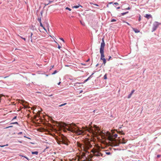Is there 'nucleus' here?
I'll use <instances>...</instances> for the list:
<instances>
[{"label": "nucleus", "instance_id": "nucleus-24", "mask_svg": "<svg viewBox=\"0 0 161 161\" xmlns=\"http://www.w3.org/2000/svg\"><path fill=\"white\" fill-rule=\"evenodd\" d=\"M65 9L66 10H69L70 11L71 10L70 8H69L68 7H66L65 8Z\"/></svg>", "mask_w": 161, "mask_h": 161}, {"label": "nucleus", "instance_id": "nucleus-47", "mask_svg": "<svg viewBox=\"0 0 161 161\" xmlns=\"http://www.w3.org/2000/svg\"><path fill=\"white\" fill-rule=\"evenodd\" d=\"M46 31H47V30H46V29H45V28L43 26V27H42Z\"/></svg>", "mask_w": 161, "mask_h": 161}, {"label": "nucleus", "instance_id": "nucleus-62", "mask_svg": "<svg viewBox=\"0 0 161 161\" xmlns=\"http://www.w3.org/2000/svg\"><path fill=\"white\" fill-rule=\"evenodd\" d=\"M81 24H82V25H83V23H81Z\"/></svg>", "mask_w": 161, "mask_h": 161}, {"label": "nucleus", "instance_id": "nucleus-12", "mask_svg": "<svg viewBox=\"0 0 161 161\" xmlns=\"http://www.w3.org/2000/svg\"><path fill=\"white\" fill-rule=\"evenodd\" d=\"M133 30L134 31V32L136 33H138L140 32V31L138 30L137 29L132 28Z\"/></svg>", "mask_w": 161, "mask_h": 161}, {"label": "nucleus", "instance_id": "nucleus-21", "mask_svg": "<svg viewBox=\"0 0 161 161\" xmlns=\"http://www.w3.org/2000/svg\"><path fill=\"white\" fill-rule=\"evenodd\" d=\"M128 13V12H125V13H122L121 14H122V15H124L125 14H126Z\"/></svg>", "mask_w": 161, "mask_h": 161}, {"label": "nucleus", "instance_id": "nucleus-40", "mask_svg": "<svg viewBox=\"0 0 161 161\" xmlns=\"http://www.w3.org/2000/svg\"><path fill=\"white\" fill-rule=\"evenodd\" d=\"M22 134V132H19V133L18 134V135H20V134Z\"/></svg>", "mask_w": 161, "mask_h": 161}, {"label": "nucleus", "instance_id": "nucleus-34", "mask_svg": "<svg viewBox=\"0 0 161 161\" xmlns=\"http://www.w3.org/2000/svg\"><path fill=\"white\" fill-rule=\"evenodd\" d=\"M57 72V71L56 70H55L54 71V72L53 73H52V75H54V74H55Z\"/></svg>", "mask_w": 161, "mask_h": 161}, {"label": "nucleus", "instance_id": "nucleus-32", "mask_svg": "<svg viewBox=\"0 0 161 161\" xmlns=\"http://www.w3.org/2000/svg\"><path fill=\"white\" fill-rule=\"evenodd\" d=\"M38 20L39 22L40 23V22H41V18H38Z\"/></svg>", "mask_w": 161, "mask_h": 161}, {"label": "nucleus", "instance_id": "nucleus-19", "mask_svg": "<svg viewBox=\"0 0 161 161\" xmlns=\"http://www.w3.org/2000/svg\"><path fill=\"white\" fill-rule=\"evenodd\" d=\"M66 104H67V103H64V104H62L61 105H59L58 106L59 107H62V106H63L65 105Z\"/></svg>", "mask_w": 161, "mask_h": 161}, {"label": "nucleus", "instance_id": "nucleus-15", "mask_svg": "<svg viewBox=\"0 0 161 161\" xmlns=\"http://www.w3.org/2000/svg\"><path fill=\"white\" fill-rule=\"evenodd\" d=\"M38 152L37 151H35V152H31V153L33 154H36V155H37L38 154Z\"/></svg>", "mask_w": 161, "mask_h": 161}, {"label": "nucleus", "instance_id": "nucleus-1", "mask_svg": "<svg viewBox=\"0 0 161 161\" xmlns=\"http://www.w3.org/2000/svg\"><path fill=\"white\" fill-rule=\"evenodd\" d=\"M60 126L68 130L73 132H75L77 135L82 134L84 133V131L80 130L77 126L74 123L69 124H67L66 123L62 122L60 125Z\"/></svg>", "mask_w": 161, "mask_h": 161}, {"label": "nucleus", "instance_id": "nucleus-35", "mask_svg": "<svg viewBox=\"0 0 161 161\" xmlns=\"http://www.w3.org/2000/svg\"><path fill=\"white\" fill-rule=\"evenodd\" d=\"M61 47L58 44V48L60 49Z\"/></svg>", "mask_w": 161, "mask_h": 161}, {"label": "nucleus", "instance_id": "nucleus-48", "mask_svg": "<svg viewBox=\"0 0 161 161\" xmlns=\"http://www.w3.org/2000/svg\"><path fill=\"white\" fill-rule=\"evenodd\" d=\"M94 5L97 6H98V5L97 4H94Z\"/></svg>", "mask_w": 161, "mask_h": 161}, {"label": "nucleus", "instance_id": "nucleus-39", "mask_svg": "<svg viewBox=\"0 0 161 161\" xmlns=\"http://www.w3.org/2000/svg\"><path fill=\"white\" fill-rule=\"evenodd\" d=\"M120 134L122 135H124L125 134V133L124 132H123L122 131H121V133Z\"/></svg>", "mask_w": 161, "mask_h": 161}, {"label": "nucleus", "instance_id": "nucleus-2", "mask_svg": "<svg viewBox=\"0 0 161 161\" xmlns=\"http://www.w3.org/2000/svg\"><path fill=\"white\" fill-rule=\"evenodd\" d=\"M118 135L115 134H111L110 133H108V139L110 142L111 145L112 146H118L119 145V142L118 140H117L115 138L117 137Z\"/></svg>", "mask_w": 161, "mask_h": 161}, {"label": "nucleus", "instance_id": "nucleus-41", "mask_svg": "<svg viewBox=\"0 0 161 161\" xmlns=\"http://www.w3.org/2000/svg\"><path fill=\"white\" fill-rule=\"evenodd\" d=\"M60 39L61 40H62V41L64 42V40L63 39V38H60Z\"/></svg>", "mask_w": 161, "mask_h": 161}, {"label": "nucleus", "instance_id": "nucleus-3", "mask_svg": "<svg viewBox=\"0 0 161 161\" xmlns=\"http://www.w3.org/2000/svg\"><path fill=\"white\" fill-rule=\"evenodd\" d=\"M77 143L78 147L85 152H87V150L92 147L90 142L88 141H85L83 144H81L78 142Z\"/></svg>", "mask_w": 161, "mask_h": 161}, {"label": "nucleus", "instance_id": "nucleus-60", "mask_svg": "<svg viewBox=\"0 0 161 161\" xmlns=\"http://www.w3.org/2000/svg\"><path fill=\"white\" fill-rule=\"evenodd\" d=\"M31 42H32V39H31Z\"/></svg>", "mask_w": 161, "mask_h": 161}, {"label": "nucleus", "instance_id": "nucleus-37", "mask_svg": "<svg viewBox=\"0 0 161 161\" xmlns=\"http://www.w3.org/2000/svg\"><path fill=\"white\" fill-rule=\"evenodd\" d=\"M53 2V1H49V3H47V4L46 5H48V4H49L50 3H52V2Z\"/></svg>", "mask_w": 161, "mask_h": 161}, {"label": "nucleus", "instance_id": "nucleus-10", "mask_svg": "<svg viewBox=\"0 0 161 161\" xmlns=\"http://www.w3.org/2000/svg\"><path fill=\"white\" fill-rule=\"evenodd\" d=\"M144 17L147 19H149L150 18H152V16L150 14H146Z\"/></svg>", "mask_w": 161, "mask_h": 161}, {"label": "nucleus", "instance_id": "nucleus-63", "mask_svg": "<svg viewBox=\"0 0 161 161\" xmlns=\"http://www.w3.org/2000/svg\"><path fill=\"white\" fill-rule=\"evenodd\" d=\"M81 24H82V25H83V23H81Z\"/></svg>", "mask_w": 161, "mask_h": 161}, {"label": "nucleus", "instance_id": "nucleus-16", "mask_svg": "<svg viewBox=\"0 0 161 161\" xmlns=\"http://www.w3.org/2000/svg\"><path fill=\"white\" fill-rule=\"evenodd\" d=\"M80 84H81V83H79V82H77V83H75L74 86H78V85Z\"/></svg>", "mask_w": 161, "mask_h": 161}, {"label": "nucleus", "instance_id": "nucleus-14", "mask_svg": "<svg viewBox=\"0 0 161 161\" xmlns=\"http://www.w3.org/2000/svg\"><path fill=\"white\" fill-rule=\"evenodd\" d=\"M17 100H18L19 103H23L25 102V101L24 100H20V99H17ZM25 103H26V102H25Z\"/></svg>", "mask_w": 161, "mask_h": 161}, {"label": "nucleus", "instance_id": "nucleus-8", "mask_svg": "<svg viewBox=\"0 0 161 161\" xmlns=\"http://www.w3.org/2000/svg\"><path fill=\"white\" fill-rule=\"evenodd\" d=\"M159 24L158 22H155L153 24L152 31H155L157 28Z\"/></svg>", "mask_w": 161, "mask_h": 161}, {"label": "nucleus", "instance_id": "nucleus-42", "mask_svg": "<svg viewBox=\"0 0 161 161\" xmlns=\"http://www.w3.org/2000/svg\"><path fill=\"white\" fill-rule=\"evenodd\" d=\"M157 157L158 158H159L160 157V155H158L157 156Z\"/></svg>", "mask_w": 161, "mask_h": 161}, {"label": "nucleus", "instance_id": "nucleus-50", "mask_svg": "<svg viewBox=\"0 0 161 161\" xmlns=\"http://www.w3.org/2000/svg\"><path fill=\"white\" fill-rule=\"evenodd\" d=\"M5 146V145L1 146V145H0V147H4V146Z\"/></svg>", "mask_w": 161, "mask_h": 161}, {"label": "nucleus", "instance_id": "nucleus-22", "mask_svg": "<svg viewBox=\"0 0 161 161\" xmlns=\"http://www.w3.org/2000/svg\"><path fill=\"white\" fill-rule=\"evenodd\" d=\"M18 36H19L22 39H23L25 41H26V39L25 38H23V37H22V36H19V35H18Z\"/></svg>", "mask_w": 161, "mask_h": 161}, {"label": "nucleus", "instance_id": "nucleus-59", "mask_svg": "<svg viewBox=\"0 0 161 161\" xmlns=\"http://www.w3.org/2000/svg\"><path fill=\"white\" fill-rule=\"evenodd\" d=\"M30 37H31V38H32V36H31Z\"/></svg>", "mask_w": 161, "mask_h": 161}, {"label": "nucleus", "instance_id": "nucleus-18", "mask_svg": "<svg viewBox=\"0 0 161 161\" xmlns=\"http://www.w3.org/2000/svg\"><path fill=\"white\" fill-rule=\"evenodd\" d=\"M104 79L105 80H106L107 79V74H105L103 77Z\"/></svg>", "mask_w": 161, "mask_h": 161}, {"label": "nucleus", "instance_id": "nucleus-56", "mask_svg": "<svg viewBox=\"0 0 161 161\" xmlns=\"http://www.w3.org/2000/svg\"><path fill=\"white\" fill-rule=\"evenodd\" d=\"M89 60V59L87 60L86 61V62H88Z\"/></svg>", "mask_w": 161, "mask_h": 161}, {"label": "nucleus", "instance_id": "nucleus-29", "mask_svg": "<svg viewBox=\"0 0 161 161\" xmlns=\"http://www.w3.org/2000/svg\"><path fill=\"white\" fill-rule=\"evenodd\" d=\"M125 9L126 10H130V8L129 5V6L127 8H125Z\"/></svg>", "mask_w": 161, "mask_h": 161}, {"label": "nucleus", "instance_id": "nucleus-57", "mask_svg": "<svg viewBox=\"0 0 161 161\" xmlns=\"http://www.w3.org/2000/svg\"><path fill=\"white\" fill-rule=\"evenodd\" d=\"M82 92V91L81 90L80 92V93H81Z\"/></svg>", "mask_w": 161, "mask_h": 161}, {"label": "nucleus", "instance_id": "nucleus-23", "mask_svg": "<svg viewBox=\"0 0 161 161\" xmlns=\"http://www.w3.org/2000/svg\"><path fill=\"white\" fill-rule=\"evenodd\" d=\"M17 124L18 125H19L18 123L17 122H13V123H12L10 124Z\"/></svg>", "mask_w": 161, "mask_h": 161}, {"label": "nucleus", "instance_id": "nucleus-33", "mask_svg": "<svg viewBox=\"0 0 161 161\" xmlns=\"http://www.w3.org/2000/svg\"><path fill=\"white\" fill-rule=\"evenodd\" d=\"M106 154H108V155H110V154L111 153L110 152H106Z\"/></svg>", "mask_w": 161, "mask_h": 161}, {"label": "nucleus", "instance_id": "nucleus-28", "mask_svg": "<svg viewBox=\"0 0 161 161\" xmlns=\"http://www.w3.org/2000/svg\"><path fill=\"white\" fill-rule=\"evenodd\" d=\"M132 94H130L129 95H128V98H130V97H131V96H132Z\"/></svg>", "mask_w": 161, "mask_h": 161}, {"label": "nucleus", "instance_id": "nucleus-46", "mask_svg": "<svg viewBox=\"0 0 161 161\" xmlns=\"http://www.w3.org/2000/svg\"><path fill=\"white\" fill-rule=\"evenodd\" d=\"M13 127V126H9L8 127H6V128H10V127Z\"/></svg>", "mask_w": 161, "mask_h": 161}, {"label": "nucleus", "instance_id": "nucleus-11", "mask_svg": "<svg viewBox=\"0 0 161 161\" xmlns=\"http://www.w3.org/2000/svg\"><path fill=\"white\" fill-rule=\"evenodd\" d=\"M85 153H82V155H81V158L80 159L81 160H85V158H84V157L85 156ZM87 159L86 157L85 159Z\"/></svg>", "mask_w": 161, "mask_h": 161}, {"label": "nucleus", "instance_id": "nucleus-26", "mask_svg": "<svg viewBox=\"0 0 161 161\" xmlns=\"http://www.w3.org/2000/svg\"><path fill=\"white\" fill-rule=\"evenodd\" d=\"M89 77H88L87 79L85 80L83 83H84L86 82L89 80Z\"/></svg>", "mask_w": 161, "mask_h": 161}, {"label": "nucleus", "instance_id": "nucleus-5", "mask_svg": "<svg viewBox=\"0 0 161 161\" xmlns=\"http://www.w3.org/2000/svg\"><path fill=\"white\" fill-rule=\"evenodd\" d=\"M61 142L63 144H65L66 145H69V142L68 141L66 137L63 136L61 138Z\"/></svg>", "mask_w": 161, "mask_h": 161}, {"label": "nucleus", "instance_id": "nucleus-54", "mask_svg": "<svg viewBox=\"0 0 161 161\" xmlns=\"http://www.w3.org/2000/svg\"><path fill=\"white\" fill-rule=\"evenodd\" d=\"M60 83H61V82H59L58 83V85H59L60 84Z\"/></svg>", "mask_w": 161, "mask_h": 161}, {"label": "nucleus", "instance_id": "nucleus-61", "mask_svg": "<svg viewBox=\"0 0 161 161\" xmlns=\"http://www.w3.org/2000/svg\"><path fill=\"white\" fill-rule=\"evenodd\" d=\"M48 148V147H47L46 148L47 149V148Z\"/></svg>", "mask_w": 161, "mask_h": 161}, {"label": "nucleus", "instance_id": "nucleus-58", "mask_svg": "<svg viewBox=\"0 0 161 161\" xmlns=\"http://www.w3.org/2000/svg\"><path fill=\"white\" fill-rule=\"evenodd\" d=\"M41 14L42 15V12H41Z\"/></svg>", "mask_w": 161, "mask_h": 161}, {"label": "nucleus", "instance_id": "nucleus-13", "mask_svg": "<svg viewBox=\"0 0 161 161\" xmlns=\"http://www.w3.org/2000/svg\"><path fill=\"white\" fill-rule=\"evenodd\" d=\"M80 7H82V6H81L80 5H78L74 6H73L72 7V8H79Z\"/></svg>", "mask_w": 161, "mask_h": 161}, {"label": "nucleus", "instance_id": "nucleus-36", "mask_svg": "<svg viewBox=\"0 0 161 161\" xmlns=\"http://www.w3.org/2000/svg\"><path fill=\"white\" fill-rule=\"evenodd\" d=\"M114 4H115L116 5H119V3H114Z\"/></svg>", "mask_w": 161, "mask_h": 161}, {"label": "nucleus", "instance_id": "nucleus-25", "mask_svg": "<svg viewBox=\"0 0 161 161\" xmlns=\"http://www.w3.org/2000/svg\"><path fill=\"white\" fill-rule=\"evenodd\" d=\"M58 144H62V142H61V140H60V141H59L58 142Z\"/></svg>", "mask_w": 161, "mask_h": 161}, {"label": "nucleus", "instance_id": "nucleus-64", "mask_svg": "<svg viewBox=\"0 0 161 161\" xmlns=\"http://www.w3.org/2000/svg\"><path fill=\"white\" fill-rule=\"evenodd\" d=\"M81 24H82V25H83V23H81Z\"/></svg>", "mask_w": 161, "mask_h": 161}, {"label": "nucleus", "instance_id": "nucleus-38", "mask_svg": "<svg viewBox=\"0 0 161 161\" xmlns=\"http://www.w3.org/2000/svg\"><path fill=\"white\" fill-rule=\"evenodd\" d=\"M22 156V157H24V158H26L27 160H29V159L28 158H27V157H25V156Z\"/></svg>", "mask_w": 161, "mask_h": 161}, {"label": "nucleus", "instance_id": "nucleus-30", "mask_svg": "<svg viewBox=\"0 0 161 161\" xmlns=\"http://www.w3.org/2000/svg\"><path fill=\"white\" fill-rule=\"evenodd\" d=\"M116 21V20L114 19H113L111 20V22H114V21Z\"/></svg>", "mask_w": 161, "mask_h": 161}, {"label": "nucleus", "instance_id": "nucleus-31", "mask_svg": "<svg viewBox=\"0 0 161 161\" xmlns=\"http://www.w3.org/2000/svg\"><path fill=\"white\" fill-rule=\"evenodd\" d=\"M40 26H41L42 27H43V26L42 22H40Z\"/></svg>", "mask_w": 161, "mask_h": 161}, {"label": "nucleus", "instance_id": "nucleus-43", "mask_svg": "<svg viewBox=\"0 0 161 161\" xmlns=\"http://www.w3.org/2000/svg\"><path fill=\"white\" fill-rule=\"evenodd\" d=\"M141 19V16H140L139 17V19H138V20L139 21H140V20Z\"/></svg>", "mask_w": 161, "mask_h": 161}, {"label": "nucleus", "instance_id": "nucleus-49", "mask_svg": "<svg viewBox=\"0 0 161 161\" xmlns=\"http://www.w3.org/2000/svg\"><path fill=\"white\" fill-rule=\"evenodd\" d=\"M111 58V56H109V58H108V60H109Z\"/></svg>", "mask_w": 161, "mask_h": 161}, {"label": "nucleus", "instance_id": "nucleus-20", "mask_svg": "<svg viewBox=\"0 0 161 161\" xmlns=\"http://www.w3.org/2000/svg\"><path fill=\"white\" fill-rule=\"evenodd\" d=\"M112 3H113V2H112L108 3V4L107 5V7H108V8H109V4H111Z\"/></svg>", "mask_w": 161, "mask_h": 161}, {"label": "nucleus", "instance_id": "nucleus-55", "mask_svg": "<svg viewBox=\"0 0 161 161\" xmlns=\"http://www.w3.org/2000/svg\"><path fill=\"white\" fill-rule=\"evenodd\" d=\"M98 64H97L96 65V67L97 66H98Z\"/></svg>", "mask_w": 161, "mask_h": 161}, {"label": "nucleus", "instance_id": "nucleus-27", "mask_svg": "<svg viewBox=\"0 0 161 161\" xmlns=\"http://www.w3.org/2000/svg\"><path fill=\"white\" fill-rule=\"evenodd\" d=\"M135 90H132L130 93V94L132 95V94L134 92H135Z\"/></svg>", "mask_w": 161, "mask_h": 161}, {"label": "nucleus", "instance_id": "nucleus-45", "mask_svg": "<svg viewBox=\"0 0 161 161\" xmlns=\"http://www.w3.org/2000/svg\"><path fill=\"white\" fill-rule=\"evenodd\" d=\"M117 133L119 134H120L121 133V131H117Z\"/></svg>", "mask_w": 161, "mask_h": 161}, {"label": "nucleus", "instance_id": "nucleus-9", "mask_svg": "<svg viewBox=\"0 0 161 161\" xmlns=\"http://www.w3.org/2000/svg\"><path fill=\"white\" fill-rule=\"evenodd\" d=\"M127 141V140H125V139L124 138H122V141H121V140H119L118 142H119V144L120 143L122 144H125Z\"/></svg>", "mask_w": 161, "mask_h": 161}, {"label": "nucleus", "instance_id": "nucleus-4", "mask_svg": "<svg viewBox=\"0 0 161 161\" xmlns=\"http://www.w3.org/2000/svg\"><path fill=\"white\" fill-rule=\"evenodd\" d=\"M94 155L96 156H103V154L97 149H93L92 150Z\"/></svg>", "mask_w": 161, "mask_h": 161}, {"label": "nucleus", "instance_id": "nucleus-6", "mask_svg": "<svg viewBox=\"0 0 161 161\" xmlns=\"http://www.w3.org/2000/svg\"><path fill=\"white\" fill-rule=\"evenodd\" d=\"M105 43L104 42V39H102V42L101 43V47L100 49V52H104V46Z\"/></svg>", "mask_w": 161, "mask_h": 161}, {"label": "nucleus", "instance_id": "nucleus-52", "mask_svg": "<svg viewBox=\"0 0 161 161\" xmlns=\"http://www.w3.org/2000/svg\"><path fill=\"white\" fill-rule=\"evenodd\" d=\"M120 8V7H118L117 8V9H119Z\"/></svg>", "mask_w": 161, "mask_h": 161}, {"label": "nucleus", "instance_id": "nucleus-51", "mask_svg": "<svg viewBox=\"0 0 161 161\" xmlns=\"http://www.w3.org/2000/svg\"><path fill=\"white\" fill-rule=\"evenodd\" d=\"M125 22L128 25H130V24L129 23H128V22Z\"/></svg>", "mask_w": 161, "mask_h": 161}, {"label": "nucleus", "instance_id": "nucleus-17", "mask_svg": "<svg viewBox=\"0 0 161 161\" xmlns=\"http://www.w3.org/2000/svg\"><path fill=\"white\" fill-rule=\"evenodd\" d=\"M5 96L3 94H0V102H1V99H2V97H4Z\"/></svg>", "mask_w": 161, "mask_h": 161}, {"label": "nucleus", "instance_id": "nucleus-7", "mask_svg": "<svg viewBox=\"0 0 161 161\" xmlns=\"http://www.w3.org/2000/svg\"><path fill=\"white\" fill-rule=\"evenodd\" d=\"M101 54V59L103 61V63L105 65L106 63V59L104 58V52H100Z\"/></svg>", "mask_w": 161, "mask_h": 161}, {"label": "nucleus", "instance_id": "nucleus-44", "mask_svg": "<svg viewBox=\"0 0 161 161\" xmlns=\"http://www.w3.org/2000/svg\"><path fill=\"white\" fill-rule=\"evenodd\" d=\"M17 118V117L16 116H15L13 119V120H14V119H15L16 118Z\"/></svg>", "mask_w": 161, "mask_h": 161}, {"label": "nucleus", "instance_id": "nucleus-53", "mask_svg": "<svg viewBox=\"0 0 161 161\" xmlns=\"http://www.w3.org/2000/svg\"><path fill=\"white\" fill-rule=\"evenodd\" d=\"M32 35H33V34L31 32V36H32Z\"/></svg>", "mask_w": 161, "mask_h": 161}]
</instances>
